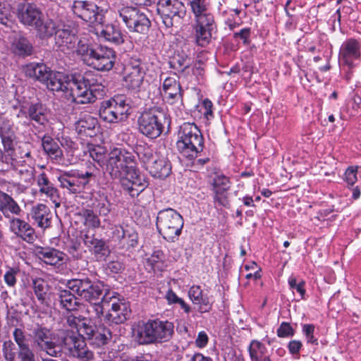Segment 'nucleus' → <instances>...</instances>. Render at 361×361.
I'll return each mask as SVG.
<instances>
[{
  "label": "nucleus",
  "mask_w": 361,
  "mask_h": 361,
  "mask_svg": "<svg viewBox=\"0 0 361 361\" xmlns=\"http://www.w3.org/2000/svg\"><path fill=\"white\" fill-rule=\"evenodd\" d=\"M44 81L47 88L53 92H67L70 90L72 101L77 104H88L104 94L103 86L91 72L83 75L74 74L69 79L63 73L50 71Z\"/></svg>",
  "instance_id": "nucleus-1"
},
{
  "label": "nucleus",
  "mask_w": 361,
  "mask_h": 361,
  "mask_svg": "<svg viewBox=\"0 0 361 361\" xmlns=\"http://www.w3.org/2000/svg\"><path fill=\"white\" fill-rule=\"evenodd\" d=\"M134 156L121 148H114L109 154L106 172L120 181L123 188L132 197L137 196L147 186V181L140 171L130 166Z\"/></svg>",
  "instance_id": "nucleus-2"
},
{
  "label": "nucleus",
  "mask_w": 361,
  "mask_h": 361,
  "mask_svg": "<svg viewBox=\"0 0 361 361\" xmlns=\"http://www.w3.org/2000/svg\"><path fill=\"white\" fill-rule=\"evenodd\" d=\"M187 2L192 15L195 43L204 47L210 43L215 28L209 3L207 0H187Z\"/></svg>",
  "instance_id": "nucleus-3"
},
{
  "label": "nucleus",
  "mask_w": 361,
  "mask_h": 361,
  "mask_svg": "<svg viewBox=\"0 0 361 361\" xmlns=\"http://www.w3.org/2000/svg\"><path fill=\"white\" fill-rule=\"evenodd\" d=\"M172 322L159 319L140 322L134 329V335L140 344L169 341L173 334Z\"/></svg>",
  "instance_id": "nucleus-4"
},
{
  "label": "nucleus",
  "mask_w": 361,
  "mask_h": 361,
  "mask_svg": "<svg viewBox=\"0 0 361 361\" xmlns=\"http://www.w3.org/2000/svg\"><path fill=\"white\" fill-rule=\"evenodd\" d=\"M176 146L180 154L192 160L197 158L204 149V137L200 129L192 123H184L180 126Z\"/></svg>",
  "instance_id": "nucleus-5"
},
{
  "label": "nucleus",
  "mask_w": 361,
  "mask_h": 361,
  "mask_svg": "<svg viewBox=\"0 0 361 361\" xmlns=\"http://www.w3.org/2000/svg\"><path fill=\"white\" fill-rule=\"evenodd\" d=\"M138 159L154 178L164 179L171 173V165L169 159L161 156L147 145H139L135 147Z\"/></svg>",
  "instance_id": "nucleus-6"
},
{
  "label": "nucleus",
  "mask_w": 361,
  "mask_h": 361,
  "mask_svg": "<svg viewBox=\"0 0 361 361\" xmlns=\"http://www.w3.org/2000/svg\"><path fill=\"white\" fill-rule=\"evenodd\" d=\"M184 221L182 216L176 210L169 208L160 211L157 217V227L169 242H175L181 234Z\"/></svg>",
  "instance_id": "nucleus-7"
},
{
  "label": "nucleus",
  "mask_w": 361,
  "mask_h": 361,
  "mask_svg": "<svg viewBox=\"0 0 361 361\" xmlns=\"http://www.w3.org/2000/svg\"><path fill=\"white\" fill-rule=\"evenodd\" d=\"M130 109L129 99L124 95H117L102 102L99 116L106 122L116 123L127 118Z\"/></svg>",
  "instance_id": "nucleus-8"
},
{
  "label": "nucleus",
  "mask_w": 361,
  "mask_h": 361,
  "mask_svg": "<svg viewBox=\"0 0 361 361\" xmlns=\"http://www.w3.org/2000/svg\"><path fill=\"white\" fill-rule=\"evenodd\" d=\"M30 336L32 339L33 346L40 351L46 353L47 355L59 357L62 355L63 350V335L62 341H56L54 334L49 329L37 325L32 330Z\"/></svg>",
  "instance_id": "nucleus-9"
},
{
  "label": "nucleus",
  "mask_w": 361,
  "mask_h": 361,
  "mask_svg": "<svg viewBox=\"0 0 361 361\" xmlns=\"http://www.w3.org/2000/svg\"><path fill=\"white\" fill-rule=\"evenodd\" d=\"M167 122L166 114L159 108H152L144 111L138 118L140 133L151 139L159 137Z\"/></svg>",
  "instance_id": "nucleus-10"
},
{
  "label": "nucleus",
  "mask_w": 361,
  "mask_h": 361,
  "mask_svg": "<svg viewBox=\"0 0 361 361\" xmlns=\"http://www.w3.org/2000/svg\"><path fill=\"white\" fill-rule=\"evenodd\" d=\"M67 287L89 302L99 300L106 290H110L103 282L92 281L89 278L70 280Z\"/></svg>",
  "instance_id": "nucleus-11"
},
{
  "label": "nucleus",
  "mask_w": 361,
  "mask_h": 361,
  "mask_svg": "<svg viewBox=\"0 0 361 361\" xmlns=\"http://www.w3.org/2000/svg\"><path fill=\"white\" fill-rule=\"evenodd\" d=\"M68 326L63 331V343L69 344L80 339H92L94 337V329L85 318H80L73 315L67 318Z\"/></svg>",
  "instance_id": "nucleus-12"
},
{
  "label": "nucleus",
  "mask_w": 361,
  "mask_h": 361,
  "mask_svg": "<svg viewBox=\"0 0 361 361\" xmlns=\"http://www.w3.org/2000/svg\"><path fill=\"white\" fill-rule=\"evenodd\" d=\"M157 12L163 23L171 27L180 23L186 15V7L182 0H159Z\"/></svg>",
  "instance_id": "nucleus-13"
},
{
  "label": "nucleus",
  "mask_w": 361,
  "mask_h": 361,
  "mask_svg": "<svg viewBox=\"0 0 361 361\" xmlns=\"http://www.w3.org/2000/svg\"><path fill=\"white\" fill-rule=\"evenodd\" d=\"M116 12L130 32L143 34L150 27L149 18L136 7L121 6L117 8Z\"/></svg>",
  "instance_id": "nucleus-14"
},
{
  "label": "nucleus",
  "mask_w": 361,
  "mask_h": 361,
  "mask_svg": "<svg viewBox=\"0 0 361 361\" xmlns=\"http://www.w3.org/2000/svg\"><path fill=\"white\" fill-rule=\"evenodd\" d=\"M16 116L24 126L41 128L48 123L47 109L40 103L20 106Z\"/></svg>",
  "instance_id": "nucleus-15"
},
{
  "label": "nucleus",
  "mask_w": 361,
  "mask_h": 361,
  "mask_svg": "<svg viewBox=\"0 0 361 361\" xmlns=\"http://www.w3.org/2000/svg\"><path fill=\"white\" fill-rule=\"evenodd\" d=\"M71 10L74 15L87 23L90 24H100L102 23L104 18L103 9L92 1H74L71 6Z\"/></svg>",
  "instance_id": "nucleus-16"
},
{
  "label": "nucleus",
  "mask_w": 361,
  "mask_h": 361,
  "mask_svg": "<svg viewBox=\"0 0 361 361\" xmlns=\"http://www.w3.org/2000/svg\"><path fill=\"white\" fill-rule=\"evenodd\" d=\"M111 296L109 302H104L109 305L108 312L104 316L105 319L109 323L122 324L130 315L129 305L117 293L112 291Z\"/></svg>",
  "instance_id": "nucleus-17"
},
{
  "label": "nucleus",
  "mask_w": 361,
  "mask_h": 361,
  "mask_svg": "<svg viewBox=\"0 0 361 361\" xmlns=\"http://www.w3.org/2000/svg\"><path fill=\"white\" fill-rule=\"evenodd\" d=\"M92 55L87 64L100 71H108L114 65L116 56L112 49L98 46L92 51Z\"/></svg>",
  "instance_id": "nucleus-18"
},
{
  "label": "nucleus",
  "mask_w": 361,
  "mask_h": 361,
  "mask_svg": "<svg viewBox=\"0 0 361 361\" xmlns=\"http://www.w3.org/2000/svg\"><path fill=\"white\" fill-rule=\"evenodd\" d=\"M361 45L359 41L350 38L344 41L340 48L338 59L341 64L348 66L349 69L355 66V61L361 56Z\"/></svg>",
  "instance_id": "nucleus-19"
},
{
  "label": "nucleus",
  "mask_w": 361,
  "mask_h": 361,
  "mask_svg": "<svg viewBox=\"0 0 361 361\" xmlns=\"http://www.w3.org/2000/svg\"><path fill=\"white\" fill-rule=\"evenodd\" d=\"M145 72L140 65H130L125 68L123 85L130 90L139 92L142 89Z\"/></svg>",
  "instance_id": "nucleus-20"
},
{
  "label": "nucleus",
  "mask_w": 361,
  "mask_h": 361,
  "mask_svg": "<svg viewBox=\"0 0 361 361\" xmlns=\"http://www.w3.org/2000/svg\"><path fill=\"white\" fill-rule=\"evenodd\" d=\"M9 230L22 240L32 243L35 239L34 228L26 221L19 218L12 217L9 219Z\"/></svg>",
  "instance_id": "nucleus-21"
},
{
  "label": "nucleus",
  "mask_w": 361,
  "mask_h": 361,
  "mask_svg": "<svg viewBox=\"0 0 361 361\" xmlns=\"http://www.w3.org/2000/svg\"><path fill=\"white\" fill-rule=\"evenodd\" d=\"M164 97L166 102L173 104L181 102L182 93L180 85L177 80V75L167 77L163 82Z\"/></svg>",
  "instance_id": "nucleus-22"
},
{
  "label": "nucleus",
  "mask_w": 361,
  "mask_h": 361,
  "mask_svg": "<svg viewBox=\"0 0 361 361\" xmlns=\"http://www.w3.org/2000/svg\"><path fill=\"white\" fill-rule=\"evenodd\" d=\"M54 39L55 46L59 51L68 53L75 48L78 37L73 30L63 27L57 30Z\"/></svg>",
  "instance_id": "nucleus-23"
},
{
  "label": "nucleus",
  "mask_w": 361,
  "mask_h": 361,
  "mask_svg": "<svg viewBox=\"0 0 361 361\" xmlns=\"http://www.w3.org/2000/svg\"><path fill=\"white\" fill-rule=\"evenodd\" d=\"M35 255L44 263L51 266L61 265L66 257L64 252L50 247H37Z\"/></svg>",
  "instance_id": "nucleus-24"
},
{
  "label": "nucleus",
  "mask_w": 361,
  "mask_h": 361,
  "mask_svg": "<svg viewBox=\"0 0 361 361\" xmlns=\"http://www.w3.org/2000/svg\"><path fill=\"white\" fill-rule=\"evenodd\" d=\"M8 49L15 56L23 58L32 55L33 52V47L30 41L18 34L10 37Z\"/></svg>",
  "instance_id": "nucleus-25"
},
{
  "label": "nucleus",
  "mask_w": 361,
  "mask_h": 361,
  "mask_svg": "<svg viewBox=\"0 0 361 361\" xmlns=\"http://www.w3.org/2000/svg\"><path fill=\"white\" fill-rule=\"evenodd\" d=\"M188 297L194 305L198 306L199 312H209L212 310L213 305L212 298L203 293L200 286H191L188 290Z\"/></svg>",
  "instance_id": "nucleus-26"
},
{
  "label": "nucleus",
  "mask_w": 361,
  "mask_h": 361,
  "mask_svg": "<svg viewBox=\"0 0 361 361\" xmlns=\"http://www.w3.org/2000/svg\"><path fill=\"white\" fill-rule=\"evenodd\" d=\"M34 224L42 229L51 226L52 214L49 208L44 204H37L33 206L29 214Z\"/></svg>",
  "instance_id": "nucleus-27"
},
{
  "label": "nucleus",
  "mask_w": 361,
  "mask_h": 361,
  "mask_svg": "<svg viewBox=\"0 0 361 361\" xmlns=\"http://www.w3.org/2000/svg\"><path fill=\"white\" fill-rule=\"evenodd\" d=\"M63 348L69 351L70 355L81 361H93L95 359L94 353L86 345L83 339L73 341L69 344H63Z\"/></svg>",
  "instance_id": "nucleus-28"
},
{
  "label": "nucleus",
  "mask_w": 361,
  "mask_h": 361,
  "mask_svg": "<svg viewBox=\"0 0 361 361\" xmlns=\"http://www.w3.org/2000/svg\"><path fill=\"white\" fill-rule=\"evenodd\" d=\"M62 188L66 189L70 193L76 194L82 191L87 181H82L75 173L65 172L57 178Z\"/></svg>",
  "instance_id": "nucleus-29"
},
{
  "label": "nucleus",
  "mask_w": 361,
  "mask_h": 361,
  "mask_svg": "<svg viewBox=\"0 0 361 361\" xmlns=\"http://www.w3.org/2000/svg\"><path fill=\"white\" fill-rule=\"evenodd\" d=\"M37 183L39 193L49 198L55 204V207H59L60 206V203L59 202V191L49 180L45 173H42L37 176Z\"/></svg>",
  "instance_id": "nucleus-30"
},
{
  "label": "nucleus",
  "mask_w": 361,
  "mask_h": 361,
  "mask_svg": "<svg viewBox=\"0 0 361 361\" xmlns=\"http://www.w3.org/2000/svg\"><path fill=\"white\" fill-rule=\"evenodd\" d=\"M84 243L98 261L104 259L110 253L106 243L102 239L94 238V235H85Z\"/></svg>",
  "instance_id": "nucleus-31"
},
{
  "label": "nucleus",
  "mask_w": 361,
  "mask_h": 361,
  "mask_svg": "<svg viewBox=\"0 0 361 361\" xmlns=\"http://www.w3.org/2000/svg\"><path fill=\"white\" fill-rule=\"evenodd\" d=\"M0 212L6 219H10L11 215H20L22 209L11 195L0 190Z\"/></svg>",
  "instance_id": "nucleus-32"
},
{
  "label": "nucleus",
  "mask_w": 361,
  "mask_h": 361,
  "mask_svg": "<svg viewBox=\"0 0 361 361\" xmlns=\"http://www.w3.org/2000/svg\"><path fill=\"white\" fill-rule=\"evenodd\" d=\"M42 13L36 6L27 4H23L19 9L18 17L21 23L27 25H36L40 22Z\"/></svg>",
  "instance_id": "nucleus-33"
},
{
  "label": "nucleus",
  "mask_w": 361,
  "mask_h": 361,
  "mask_svg": "<svg viewBox=\"0 0 361 361\" xmlns=\"http://www.w3.org/2000/svg\"><path fill=\"white\" fill-rule=\"evenodd\" d=\"M25 75L42 82L48 78L51 69L43 63H30L23 68Z\"/></svg>",
  "instance_id": "nucleus-34"
},
{
  "label": "nucleus",
  "mask_w": 361,
  "mask_h": 361,
  "mask_svg": "<svg viewBox=\"0 0 361 361\" xmlns=\"http://www.w3.org/2000/svg\"><path fill=\"white\" fill-rule=\"evenodd\" d=\"M97 125V120L94 117L89 114H85L75 122V127L79 134L92 137Z\"/></svg>",
  "instance_id": "nucleus-35"
},
{
  "label": "nucleus",
  "mask_w": 361,
  "mask_h": 361,
  "mask_svg": "<svg viewBox=\"0 0 361 361\" xmlns=\"http://www.w3.org/2000/svg\"><path fill=\"white\" fill-rule=\"evenodd\" d=\"M99 37L116 44H120L124 42V35L121 29L112 24L105 25L99 32Z\"/></svg>",
  "instance_id": "nucleus-36"
},
{
  "label": "nucleus",
  "mask_w": 361,
  "mask_h": 361,
  "mask_svg": "<svg viewBox=\"0 0 361 361\" xmlns=\"http://www.w3.org/2000/svg\"><path fill=\"white\" fill-rule=\"evenodd\" d=\"M37 34L40 39H45L51 37L59 30V25L52 19L40 20L36 25Z\"/></svg>",
  "instance_id": "nucleus-37"
},
{
  "label": "nucleus",
  "mask_w": 361,
  "mask_h": 361,
  "mask_svg": "<svg viewBox=\"0 0 361 361\" xmlns=\"http://www.w3.org/2000/svg\"><path fill=\"white\" fill-rule=\"evenodd\" d=\"M42 145L44 152L51 159L59 160L62 157V150L51 137L44 136L42 140Z\"/></svg>",
  "instance_id": "nucleus-38"
},
{
  "label": "nucleus",
  "mask_w": 361,
  "mask_h": 361,
  "mask_svg": "<svg viewBox=\"0 0 361 361\" xmlns=\"http://www.w3.org/2000/svg\"><path fill=\"white\" fill-rule=\"evenodd\" d=\"M59 298L63 308L68 311H73L78 306V301L75 296L68 290H61L59 293Z\"/></svg>",
  "instance_id": "nucleus-39"
},
{
  "label": "nucleus",
  "mask_w": 361,
  "mask_h": 361,
  "mask_svg": "<svg viewBox=\"0 0 361 361\" xmlns=\"http://www.w3.org/2000/svg\"><path fill=\"white\" fill-rule=\"evenodd\" d=\"M92 209L101 216H107L111 212V204L106 196L99 195L93 200Z\"/></svg>",
  "instance_id": "nucleus-40"
},
{
  "label": "nucleus",
  "mask_w": 361,
  "mask_h": 361,
  "mask_svg": "<svg viewBox=\"0 0 361 361\" xmlns=\"http://www.w3.org/2000/svg\"><path fill=\"white\" fill-rule=\"evenodd\" d=\"M248 351L252 361H259L267 356L266 346L257 340L251 341Z\"/></svg>",
  "instance_id": "nucleus-41"
},
{
  "label": "nucleus",
  "mask_w": 361,
  "mask_h": 361,
  "mask_svg": "<svg viewBox=\"0 0 361 361\" xmlns=\"http://www.w3.org/2000/svg\"><path fill=\"white\" fill-rule=\"evenodd\" d=\"M112 295V290H106L103 295L100 302L94 301L92 302L93 305L91 306L92 311L94 313L95 318H100L104 312L107 313L109 305L105 304V302H109Z\"/></svg>",
  "instance_id": "nucleus-42"
},
{
  "label": "nucleus",
  "mask_w": 361,
  "mask_h": 361,
  "mask_svg": "<svg viewBox=\"0 0 361 361\" xmlns=\"http://www.w3.org/2000/svg\"><path fill=\"white\" fill-rule=\"evenodd\" d=\"M111 338V331L104 326H99L94 331V337H92L91 340H92L97 345L102 346L106 344Z\"/></svg>",
  "instance_id": "nucleus-43"
},
{
  "label": "nucleus",
  "mask_w": 361,
  "mask_h": 361,
  "mask_svg": "<svg viewBox=\"0 0 361 361\" xmlns=\"http://www.w3.org/2000/svg\"><path fill=\"white\" fill-rule=\"evenodd\" d=\"M33 289L37 299L44 303L46 300L48 286L47 283L42 279H36L32 281Z\"/></svg>",
  "instance_id": "nucleus-44"
},
{
  "label": "nucleus",
  "mask_w": 361,
  "mask_h": 361,
  "mask_svg": "<svg viewBox=\"0 0 361 361\" xmlns=\"http://www.w3.org/2000/svg\"><path fill=\"white\" fill-rule=\"evenodd\" d=\"M92 50H94V48L90 47L87 39L82 38L78 42L76 52L78 55H80L82 61L85 63L89 61Z\"/></svg>",
  "instance_id": "nucleus-45"
},
{
  "label": "nucleus",
  "mask_w": 361,
  "mask_h": 361,
  "mask_svg": "<svg viewBox=\"0 0 361 361\" xmlns=\"http://www.w3.org/2000/svg\"><path fill=\"white\" fill-rule=\"evenodd\" d=\"M92 209H85L82 212L81 215L84 219V224L88 227L97 228L100 226L101 222L97 216Z\"/></svg>",
  "instance_id": "nucleus-46"
},
{
  "label": "nucleus",
  "mask_w": 361,
  "mask_h": 361,
  "mask_svg": "<svg viewBox=\"0 0 361 361\" xmlns=\"http://www.w3.org/2000/svg\"><path fill=\"white\" fill-rule=\"evenodd\" d=\"M0 23L6 27L13 25L11 8L8 4L0 3Z\"/></svg>",
  "instance_id": "nucleus-47"
},
{
  "label": "nucleus",
  "mask_w": 361,
  "mask_h": 361,
  "mask_svg": "<svg viewBox=\"0 0 361 361\" xmlns=\"http://www.w3.org/2000/svg\"><path fill=\"white\" fill-rule=\"evenodd\" d=\"M89 154L92 159L99 165L104 164L106 149L100 145H92L89 147Z\"/></svg>",
  "instance_id": "nucleus-48"
},
{
  "label": "nucleus",
  "mask_w": 361,
  "mask_h": 361,
  "mask_svg": "<svg viewBox=\"0 0 361 361\" xmlns=\"http://www.w3.org/2000/svg\"><path fill=\"white\" fill-rule=\"evenodd\" d=\"M138 240V235L135 230L126 225V231H125V240L121 241L123 245H127L128 247H134L137 245Z\"/></svg>",
  "instance_id": "nucleus-49"
},
{
  "label": "nucleus",
  "mask_w": 361,
  "mask_h": 361,
  "mask_svg": "<svg viewBox=\"0 0 361 361\" xmlns=\"http://www.w3.org/2000/svg\"><path fill=\"white\" fill-rule=\"evenodd\" d=\"M11 121L6 118H0V137L14 136Z\"/></svg>",
  "instance_id": "nucleus-50"
},
{
  "label": "nucleus",
  "mask_w": 361,
  "mask_h": 361,
  "mask_svg": "<svg viewBox=\"0 0 361 361\" xmlns=\"http://www.w3.org/2000/svg\"><path fill=\"white\" fill-rule=\"evenodd\" d=\"M13 336L18 349L30 347L24 331L21 329L16 328L13 332Z\"/></svg>",
  "instance_id": "nucleus-51"
},
{
  "label": "nucleus",
  "mask_w": 361,
  "mask_h": 361,
  "mask_svg": "<svg viewBox=\"0 0 361 361\" xmlns=\"http://www.w3.org/2000/svg\"><path fill=\"white\" fill-rule=\"evenodd\" d=\"M229 180L224 176H217L214 179V188L215 192L219 193L224 192L229 188Z\"/></svg>",
  "instance_id": "nucleus-52"
},
{
  "label": "nucleus",
  "mask_w": 361,
  "mask_h": 361,
  "mask_svg": "<svg viewBox=\"0 0 361 361\" xmlns=\"http://www.w3.org/2000/svg\"><path fill=\"white\" fill-rule=\"evenodd\" d=\"M16 348L11 341H5L3 344V354L6 361H15Z\"/></svg>",
  "instance_id": "nucleus-53"
},
{
  "label": "nucleus",
  "mask_w": 361,
  "mask_h": 361,
  "mask_svg": "<svg viewBox=\"0 0 361 361\" xmlns=\"http://www.w3.org/2000/svg\"><path fill=\"white\" fill-rule=\"evenodd\" d=\"M288 284L291 290H295L300 294L301 299L304 298L305 295V281H301L299 283H297L296 279L290 276L288 279Z\"/></svg>",
  "instance_id": "nucleus-54"
},
{
  "label": "nucleus",
  "mask_w": 361,
  "mask_h": 361,
  "mask_svg": "<svg viewBox=\"0 0 361 361\" xmlns=\"http://www.w3.org/2000/svg\"><path fill=\"white\" fill-rule=\"evenodd\" d=\"M314 326L313 324H303L302 332L305 336L307 342L314 345L318 344V341L314 336Z\"/></svg>",
  "instance_id": "nucleus-55"
},
{
  "label": "nucleus",
  "mask_w": 361,
  "mask_h": 361,
  "mask_svg": "<svg viewBox=\"0 0 361 361\" xmlns=\"http://www.w3.org/2000/svg\"><path fill=\"white\" fill-rule=\"evenodd\" d=\"M213 104L210 100L205 99L200 106V112L207 119L213 117Z\"/></svg>",
  "instance_id": "nucleus-56"
},
{
  "label": "nucleus",
  "mask_w": 361,
  "mask_h": 361,
  "mask_svg": "<svg viewBox=\"0 0 361 361\" xmlns=\"http://www.w3.org/2000/svg\"><path fill=\"white\" fill-rule=\"evenodd\" d=\"M18 357L20 361H35V353L30 347L18 349Z\"/></svg>",
  "instance_id": "nucleus-57"
},
{
  "label": "nucleus",
  "mask_w": 361,
  "mask_h": 361,
  "mask_svg": "<svg viewBox=\"0 0 361 361\" xmlns=\"http://www.w3.org/2000/svg\"><path fill=\"white\" fill-rule=\"evenodd\" d=\"M277 335L281 338L293 336L294 335V330L289 323L282 322L277 329Z\"/></svg>",
  "instance_id": "nucleus-58"
},
{
  "label": "nucleus",
  "mask_w": 361,
  "mask_h": 361,
  "mask_svg": "<svg viewBox=\"0 0 361 361\" xmlns=\"http://www.w3.org/2000/svg\"><path fill=\"white\" fill-rule=\"evenodd\" d=\"M18 271L16 269L9 268L4 276L5 283L11 287H13L16 283V275Z\"/></svg>",
  "instance_id": "nucleus-59"
},
{
  "label": "nucleus",
  "mask_w": 361,
  "mask_h": 361,
  "mask_svg": "<svg viewBox=\"0 0 361 361\" xmlns=\"http://www.w3.org/2000/svg\"><path fill=\"white\" fill-rule=\"evenodd\" d=\"M126 226L115 225L112 228V238L119 243L125 240Z\"/></svg>",
  "instance_id": "nucleus-60"
},
{
  "label": "nucleus",
  "mask_w": 361,
  "mask_h": 361,
  "mask_svg": "<svg viewBox=\"0 0 361 361\" xmlns=\"http://www.w3.org/2000/svg\"><path fill=\"white\" fill-rule=\"evenodd\" d=\"M357 166H351L346 169L345 172V180L348 184L353 185L357 181Z\"/></svg>",
  "instance_id": "nucleus-61"
},
{
  "label": "nucleus",
  "mask_w": 361,
  "mask_h": 361,
  "mask_svg": "<svg viewBox=\"0 0 361 361\" xmlns=\"http://www.w3.org/2000/svg\"><path fill=\"white\" fill-rule=\"evenodd\" d=\"M14 138L15 135L1 137L4 149L8 155H11L14 150Z\"/></svg>",
  "instance_id": "nucleus-62"
},
{
  "label": "nucleus",
  "mask_w": 361,
  "mask_h": 361,
  "mask_svg": "<svg viewBox=\"0 0 361 361\" xmlns=\"http://www.w3.org/2000/svg\"><path fill=\"white\" fill-rule=\"evenodd\" d=\"M209 341V337L207 333L204 331H202L198 333L197 336L195 339V345L199 348H204Z\"/></svg>",
  "instance_id": "nucleus-63"
},
{
  "label": "nucleus",
  "mask_w": 361,
  "mask_h": 361,
  "mask_svg": "<svg viewBox=\"0 0 361 361\" xmlns=\"http://www.w3.org/2000/svg\"><path fill=\"white\" fill-rule=\"evenodd\" d=\"M250 36V28H243L240 30L238 32H235L234 34V37L235 38H240L245 44L249 43V38Z\"/></svg>",
  "instance_id": "nucleus-64"
}]
</instances>
